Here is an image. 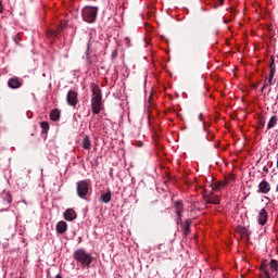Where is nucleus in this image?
Here are the masks:
<instances>
[{
  "label": "nucleus",
  "mask_w": 278,
  "mask_h": 278,
  "mask_svg": "<svg viewBox=\"0 0 278 278\" xmlns=\"http://www.w3.org/2000/svg\"><path fill=\"white\" fill-rule=\"evenodd\" d=\"M103 96L101 88L92 84L91 85V112L92 114H101V108H103Z\"/></svg>",
  "instance_id": "obj_1"
},
{
  "label": "nucleus",
  "mask_w": 278,
  "mask_h": 278,
  "mask_svg": "<svg viewBox=\"0 0 278 278\" xmlns=\"http://www.w3.org/2000/svg\"><path fill=\"white\" fill-rule=\"evenodd\" d=\"M74 260L80 264L83 268H90V264H92V255L84 249H79L74 252Z\"/></svg>",
  "instance_id": "obj_2"
},
{
  "label": "nucleus",
  "mask_w": 278,
  "mask_h": 278,
  "mask_svg": "<svg viewBox=\"0 0 278 278\" xmlns=\"http://www.w3.org/2000/svg\"><path fill=\"white\" fill-rule=\"evenodd\" d=\"M97 14H99V8L97 7H85L81 11L85 23H94L97 21Z\"/></svg>",
  "instance_id": "obj_3"
},
{
  "label": "nucleus",
  "mask_w": 278,
  "mask_h": 278,
  "mask_svg": "<svg viewBox=\"0 0 278 278\" xmlns=\"http://www.w3.org/2000/svg\"><path fill=\"white\" fill-rule=\"evenodd\" d=\"M91 188H92V182L90 181V179L79 180L76 187L77 195L80 199H85V197H88V192H90Z\"/></svg>",
  "instance_id": "obj_4"
},
{
  "label": "nucleus",
  "mask_w": 278,
  "mask_h": 278,
  "mask_svg": "<svg viewBox=\"0 0 278 278\" xmlns=\"http://www.w3.org/2000/svg\"><path fill=\"white\" fill-rule=\"evenodd\" d=\"M235 179H236V175L229 174V175L225 176V184L222 182V180H216V182H211V188H212V190L217 192L218 190L222 189L223 186L229 185L230 182L235 181Z\"/></svg>",
  "instance_id": "obj_5"
},
{
  "label": "nucleus",
  "mask_w": 278,
  "mask_h": 278,
  "mask_svg": "<svg viewBox=\"0 0 278 278\" xmlns=\"http://www.w3.org/2000/svg\"><path fill=\"white\" fill-rule=\"evenodd\" d=\"M77 91L70 90L66 96L67 105L71 108H76L77 103H79Z\"/></svg>",
  "instance_id": "obj_6"
},
{
  "label": "nucleus",
  "mask_w": 278,
  "mask_h": 278,
  "mask_svg": "<svg viewBox=\"0 0 278 278\" xmlns=\"http://www.w3.org/2000/svg\"><path fill=\"white\" fill-rule=\"evenodd\" d=\"M270 190H271L270 182H268V180L266 179L261 180V182L258 184L257 193L268 194Z\"/></svg>",
  "instance_id": "obj_7"
},
{
  "label": "nucleus",
  "mask_w": 278,
  "mask_h": 278,
  "mask_svg": "<svg viewBox=\"0 0 278 278\" xmlns=\"http://www.w3.org/2000/svg\"><path fill=\"white\" fill-rule=\"evenodd\" d=\"M8 86L12 90H16L23 86V80L16 76H14L8 80Z\"/></svg>",
  "instance_id": "obj_8"
},
{
  "label": "nucleus",
  "mask_w": 278,
  "mask_h": 278,
  "mask_svg": "<svg viewBox=\"0 0 278 278\" xmlns=\"http://www.w3.org/2000/svg\"><path fill=\"white\" fill-rule=\"evenodd\" d=\"M257 223L262 226L266 225L268 223V211L265 208H262L257 215Z\"/></svg>",
  "instance_id": "obj_9"
},
{
  "label": "nucleus",
  "mask_w": 278,
  "mask_h": 278,
  "mask_svg": "<svg viewBox=\"0 0 278 278\" xmlns=\"http://www.w3.org/2000/svg\"><path fill=\"white\" fill-rule=\"evenodd\" d=\"M174 207H175L176 214L178 216L177 224L179 225V223H181V214H184V202H181V201L174 202Z\"/></svg>",
  "instance_id": "obj_10"
},
{
  "label": "nucleus",
  "mask_w": 278,
  "mask_h": 278,
  "mask_svg": "<svg viewBox=\"0 0 278 278\" xmlns=\"http://www.w3.org/2000/svg\"><path fill=\"white\" fill-rule=\"evenodd\" d=\"M269 68H270V74H269V77H268V86H273V79L276 75V64H275V58L274 56L270 58Z\"/></svg>",
  "instance_id": "obj_11"
},
{
  "label": "nucleus",
  "mask_w": 278,
  "mask_h": 278,
  "mask_svg": "<svg viewBox=\"0 0 278 278\" xmlns=\"http://www.w3.org/2000/svg\"><path fill=\"white\" fill-rule=\"evenodd\" d=\"M55 229H56V233H60L62 236L63 233H66L68 229V224H66V222L64 220H61L56 224Z\"/></svg>",
  "instance_id": "obj_12"
},
{
  "label": "nucleus",
  "mask_w": 278,
  "mask_h": 278,
  "mask_svg": "<svg viewBox=\"0 0 278 278\" xmlns=\"http://www.w3.org/2000/svg\"><path fill=\"white\" fill-rule=\"evenodd\" d=\"M64 218H65V220H70V222L75 220V218H77V213L73 208H67L64 212Z\"/></svg>",
  "instance_id": "obj_13"
},
{
  "label": "nucleus",
  "mask_w": 278,
  "mask_h": 278,
  "mask_svg": "<svg viewBox=\"0 0 278 278\" xmlns=\"http://www.w3.org/2000/svg\"><path fill=\"white\" fill-rule=\"evenodd\" d=\"M83 149L86 151H90V149H92V141H90V137L85 136L83 138Z\"/></svg>",
  "instance_id": "obj_14"
},
{
  "label": "nucleus",
  "mask_w": 278,
  "mask_h": 278,
  "mask_svg": "<svg viewBox=\"0 0 278 278\" xmlns=\"http://www.w3.org/2000/svg\"><path fill=\"white\" fill-rule=\"evenodd\" d=\"M100 201L101 203H110V201H112V192L109 191L106 193H102L100 197Z\"/></svg>",
  "instance_id": "obj_15"
},
{
  "label": "nucleus",
  "mask_w": 278,
  "mask_h": 278,
  "mask_svg": "<svg viewBox=\"0 0 278 278\" xmlns=\"http://www.w3.org/2000/svg\"><path fill=\"white\" fill-rule=\"evenodd\" d=\"M61 112L59 109H54L50 112V118L53 122L60 121Z\"/></svg>",
  "instance_id": "obj_16"
},
{
  "label": "nucleus",
  "mask_w": 278,
  "mask_h": 278,
  "mask_svg": "<svg viewBox=\"0 0 278 278\" xmlns=\"http://www.w3.org/2000/svg\"><path fill=\"white\" fill-rule=\"evenodd\" d=\"M277 124H278V116L277 115H273V117H270L269 122L267 123V129L275 128V126Z\"/></svg>",
  "instance_id": "obj_17"
},
{
  "label": "nucleus",
  "mask_w": 278,
  "mask_h": 278,
  "mask_svg": "<svg viewBox=\"0 0 278 278\" xmlns=\"http://www.w3.org/2000/svg\"><path fill=\"white\" fill-rule=\"evenodd\" d=\"M190 225H192V219H186V222L182 224V228L186 236L190 233Z\"/></svg>",
  "instance_id": "obj_18"
},
{
  "label": "nucleus",
  "mask_w": 278,
  "mask_h": 278,
  "mask_svg": "<svg viewBox=\"0 0 278 278\" xmlns=\"http://www.w3.org/2000/svg\"><path fill=\"white\" fill-rule=\"evenodd\" d=\"M210 202H211V204H220L219 195L214 194V193L211 192Z\"/></svg>",
  "instance_id": "obj_19"
},
{
  "label": "nucleus",
  "mask_w": 278,
  "mask_h": 278,
  "mask_svg": "<svg viewBox=\"0 0 278 278\" xmlns=\"http://www.w3.org/2000/svg\"><path fill=\"white\" fill-rule=\"evenodd\" d=\"M269 266H270V270L273 273L278 271V260L271 258L270 263H269Z\"/></svg>",
  "instance_id": "obj_20"
},
{
  "label": "nucleus",
  "mask_w": 278,
  "mask_h": 278,
  "mask_svg": "<svg viewBox=\"0 0 278 278\" xmlns=\"http://www.w3.org/2000/svg\"><path fill=\"white\" fill-rule=\"evenodd\" d=\"M239 231L241 232L242 236H245L248 239H250L251 231L249 228H247L245 226H241L239 228Z\"/></svg>",
  "instance_id": "obj_21"
},
{
  "label": "nucleus",
  "mask_w": 278,
  "mask_h": 278,
  "mask_svg": "<svg viewBox=\"0 0 278 278\" xmlns=\"http://www.w3.org/2000/svg\"><path fill=\"white\" fill-rule=\"evenodd\" d=\"M1 197H2L3 201H7V203H12V194H10V192L3 191L1 193Z\"/></svg>",
  "instance_id": "obj_22"
},
{
  "label": "nucleus",
  "mask_w": 278,
  "mask_h": 278,
  "mask_svg": "<svg viewBox=\"0 0 278 278\" xmlns=\"http://www.w3.org/2000/svg\"><path fill=\"white\" fill-rule=\"evenodd\" d=\"M213 1V5L212 8H214V10H217L218 7H223V4L225 3V0H212Z\"/></svg>",
  "instance_id": "obj_23"
},
{
  "label": "nucleus",
  "mask_w": 278,
  "mask_h": 278,
  "mask_svg": "<svg viewBox=\"0 0 278 278\" xmlns=\"http://www.w3.org/2000/svg\"><path fill=\"white\" fill-rule=\"evenodd\" d=\"M263 273L260 275L261 278H270V273H268V269H265V266L262 265Z\"/></svg>",
  "instance_id": "obj_24"
},
{
  "label": "nucleus",
  "mask_w": 278,
  "mask_h": 278,
  "mask_svg": "<svg viewBox=\"0 0 278 278\" xmlns=\"http://www.w3.org/2000/svg\"><path fill=\"white\" fill-rule=\"evenodd\" d=\"M49 124L48 122H41V129H42V134H47V131H49Z\"/></svg>",
  "instance_id": "obj_25"
},
{
  "label": "nucleus",
  "mask_w": 278,
  "mask_h": 278,
  "mask_svg": "<svg viewBox=\"0 0 278 278\" xmlns=\"http://www.w3.org/2000/svg\"><path fill=\"white\" fill-rule=\"evenodd\" d=\"M202 194L204 197L205 203L210 204V194L207 193V189H203Z\"/></svg>",
  "instance_id": "obj_26"
},
{
  "label": "nucleus",
  "mask_w": 278,
  "mask_h": 278,
  "mask_svg": "<svg viewBox=\"0 0 278 278\" xmlns=\"http://www.w3.org/2000/svg\"><path fill=\"white\" fill-rule=\"evenodd\" d=\"M257 129H263L265 128V119H260L258 124L256 126Z\"/></svg>",
  "instance_id": "obj_27"
},
{
  "label": "nucleus",
  "mask_w": 278,
  "mask_h": 278,
  "mask_svg": "<svg viewBox=\"0 0 278 278\" xmlns=\"http://www.w3.org/2000/svg\"><path fill=\"white\" fill-rule=\"evenodd\" d=\"M268 86H269V79H266V80H265V85H264V87L262 88V91H264L265 88L268 87Z\"/></svg>",
  "instance_id": "obj_28"
},
{
  "label": "nucleus",
  "mask_w": 278,
  "mask_h": 278,
  "mask_svg": "<svg viewBox=\"0 0 278 278\" xmlns=\"http://www.w3.org/2000/svg\"><path fill=\"white\" fill-rule=\"evenodd\" d=\"M1 12H3V3L0 0V14H1Z\"/></svg>",
  "instance_id": "obj_29"
},
{
  "label": "nucleus",
  "mask_w": 278,
  "mask_h": 278,
  "mask_svg": "<svg viewBox=\"0 0 278 278\" xmlns=\"http://www.w3.org/2000/svg\"><path fill=\"white\" fill-rule=\"evenodd\" d=\"M113 58H116L117 55H118V52L115 50V51H113Z\"/></svg>",
  "instance_id": "obj_30"
},
{
  "label": "nucleus",
  "mask_w": 278,
  "mask_h": 278,
  "mask_svg": "<svg viewBox=\"0 0 278 278\" xmlns=\"http://www.w3.org/2000/svg\"><path fill=\"white\" fill-rule=\"evenodd\" d=\"M125 42H126V45L129 46V38L128 37L125 38Z\"/></svg>",
  "instance_id": "obj_31"
},
{
  "label": "nucleus",
  "mask_w": 278,
  "mask_h": 278,
  "mask_svg": "<svg viewBox=\"0 0 278 278\" xmlns=\"http://www.w3.org/2000/svg\"><path fill=\"white\" fill-rule=\"evenodd\" d=\"M214 148L217 149L219 147V143L214 142Z\"/></svg>",
  "instance_id": "obj_32"
},
{
  "label": "nucleus",
  "mask_w": 278,
  "mask_h": 278,
  "mask_svg": "<svg viewBox=\"0 0 278 278\" xmlns=\"http://www.w3.org/2000/svg\"><path fill=\"white\" fill-rule=\"evenodd\" d=\"M210 137H211V141H212V139H214V134L211 132Z\"/></svg>",
  "instance_id": "obj_33"
},
{
  "label": "nucleus",
  "mask_w": 278,
  "mask_h": 278,
  "mask_svg": "<svg viewBox=\"0 0 278 278\" xmlns=\"http://www.w3.org/2000/svg\"><path fill=\"white\" fill-rule=\"evenodd\" d=\"M211 178H212V181H215L216 179L214 175H212Z\"/></svg>",
  "instance_id": "obj_34"
},
{
  "label": "nucleus",
  "mask_w": 278,
  "mask_h": 278,
  "mask_svg": "<svg viewBox=\"0 0 278 278\" xmlns=\"http://www.w3.org/2000/svg\"><path fill=\"white\" fill-rule=\"evenodd\" d=\"M55 278H62V276L61 275H56Z\"/></svg>",
  "instance_id": "obj_35"
},
{
  "label": "nucleus",
  "mask_w": 278,
  "mask_h": 278,
  "mask_svg": "<svg viewBox=\"0 0 278 278\" xmlns=\"http://www.w3.org/2000/svg\"><path fill=\"white\" fill-rule=\"evenodd\" d=\"M276 192H278V184H277V187H276Z\"/></svg>",
  "instance_id": "obj_36"
},
{
  "label": "nucleus",
  "mask_w": 278,
  "mask_h": 278,
  "mask_svg": "<svg viewBox=\"0 0 278 278\" xmlns=\"http://www.w3.org/2000/svg\"><path fill=\"white\" fill-rule=\"evenodd\" d=\"M214 118H215V121H217V118H218V117H217V115H215V117H214Z\"/></svg>",
  "instance_id": "obj_37"
},
{
  "label": "nucleus",
  "mask_w": 278,
  "mask_h": 278,
  "mask_svg": "<svg viewBox=\"0 0 278 278\" xmlns=\"http://www.w3.org/2000/svg\"><path fill=\"white\" fill-rule=\"evenodd\" d=\"M61 29H64V25L61 26Z\"/></svg>",
  "instance_id": "obj_38"
},
{
  "label": "nucleus",
  "mask_w": 278,
  "mask_h": 278,
  "mask_svg": "<svg viewBox=\"0 0 278 278\" xmlns=\"http://www.w3.org/2000/svg\"><path fill=\"white\" fill-rule=\"evenodd\" d=\"M277 167H278V159H277Z\"/></svg>",
  "instance_id": "obj_39"
},
{
  "label": "nucleus",
  "mask_w": 278,
  "mask_h": 278,
  "mask_svg": "<svg viewBox=\"0 0 278 278\" xmlns=\"http://www.w3.org/2000/svg\"><path fill=\"white\" fill-rule=\"evenodd\" d=\"M211 77H213V74L211 73Z\"/></svg>",
  "instance_id": "obj_40"
}]
</instances>
